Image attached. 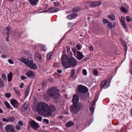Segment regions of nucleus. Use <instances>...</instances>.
I'll list each match as a JSON object with an SVG mask.
<instances>
[{
    "mask_svg": "<svg viewBox=\"0 0 132 132\" xmlns=\"http://www.w3.org/2000/svg\"><path fill=\"white\" fill-rule=\"evenodd\" d=\"M55 106L53 105L49 106L44 102L38 103L37 106V109L38 113L42 116L49 117L52 115V112L56 110Z\"/></svg>",
    "mask_w": 132,
    "mask_h": 132,
    "instance_id": "1",
    "label": "nucleus"
},
{
    "mask_svg": "<svg viewBox=\"0 0 132 132\" xmlns=\"http://www.w3.org/2000/svg\"><path fill=\"white\" fill-rule=\"evenodd\" d=\"M73 53L70 52L69 55L71 57L70 58L67 55H64L61 57V62L63 67L66 68L74 66V58L72 57Z\"/></svg>",
    "mask_w": 132,
    "mask_h": 132,
    "instance_id": "2",
    "label": "nucleus"
},
{
    "mask_svg": "<svg viewBox=\"0 0 132 132\" xmlns=\"http://www.w3.org/2000/svg\"><path fill=\"white\" fill-rule=\"evenodd\" d=\"M48 94L51 97L53 98H57L59 96L58 90L55 87L50 88L48 90Z\"/></svg>",
    "mask_w": 132,
    "mask_h": 132,
    "instance_id": "3",
    "label": "nucleus"
},
{
    "mask_svg": "<svg viewBox=\"0 0 132 132\" xmlns=\"http://www.w3.org/2000/svg\"><path fill=\"white\" fill-rule=\"evenodd\" d=\"M79 100V97L77 94H75V114L77 113L83 107L82 103H77Z\"/></svg>",
    "mask_w": 132,
    "mask_h": 132,
    "instance_id": "4",
    "label": "nucleus"
},
{
    "mask_svg": "<svg viewBox=\"0 0 132 132\" xmlns=\"http://www.w3.org/2000/svg\"><path fill=\"white\" fill-rule=\"evenodd\" d=\"M77 90L79 93H86L88 91V88L86 87L81 85H79L78 86Z\"/></svg>",
    "mask_w": 132,
    "mask_h": 132,
    "instance_id": "5",
    "label": "nucleus"
},
{
    "mask_svg": "<svg viewBox=\"0 0 132 132\" xmlns=\"http://www.w3.org/2000/svg\"><path fill=\"white\" fill-rule=\"evenodd\" d=\"M29 122L30 126L35 130H37L38 128L39 127L38 124L33 120L30 121Z\"/></svg>",
    "mask_w": 132,
    "mask_h": 132,
    "instance_id": "6",
    "label": "nucleus"
},
{
    "mask_svg": "<svg viewBox=\"0 0 132 132\" xmlns=\"http://www.w3.org/2000/svg\"><path fill=\"white\" fill-rule=\"evenodd\" d=\"M6 132H16V130L12 125H7L5 128Z\"/></svg>",
    "mask_w": 132,
    "mask_h": 132,
    "instance_id": "7",
    "label": "nucleus"
},
{
    "mask_svg": "<svg viewBox=\"0 0 132 132\" xmlns=\"http://www.w3.org/2000/svg\"><path fill=\"white\" fill-rule=\"evenodd\" d=\"M27 67H29V68L35 70L37 68V65L33 63L32 60H30L28 62V64L27 65Z\"/></svg>",
    "mask_w": 132,
    "mask_h": 132,
    "instance_id": "8",
    "label": "nucleus"
},
{
    "mask_svg": "<svg viewBox=\"0 0 132 132\" xmlns=\"http://www.w3.org/2000/svg\"><path fill=\"white\" fill-rule=\"evenodd\" d=\"M10 103L15 108H17L19 105V102L14 99H12L11 100Z\"/></svg>",
    "mask_w": 132,
    "mask_h": 132,
    "instance_id": "9",
    "label": "nucleus"
},
{
    "mask_svg": "<svg viewBox=\"0 0 132 132\" xmlns=\"http://www.w3.org/2000/svg\"><path fill=\"white\" fill-rule=\"evenodd\" d=\"M35 58L36 60L38 62H41L42 61V59L40 55L38 53H36L35 55Z\"/></svg>",
    "mask_w": 132,
    "mask_h": 132,
    "instance_id": "10",
    "label": "nucleus"
},
{
    "mask_svg": "<svg viewBox=\"0 0 132 132\" xmlns=\"http://www.w3.org/2000/svg\"><path fill=\"white\" fill-rule=\"evenodd\" d=\"M77 56L76 58L78 60H81L84 57L80 51H77Z\"/></svg>",
    "mask_w": 132,
    "mask_h": 132,
    "instance_id": "11",
    "label": "nucleus"
},
{
    "mask_svg": "<svg viewBox=\"0 0 132 132\" xmlns=\"http://www.w3.org/2000/svg\"><path fill=\"white\" fill-rule=\"evenodd\" d=\"M100 2H93L90 4L89 6L91 7H94L96 6H99L100 5Z\"/></svg>",
    "mask_w": 132,
    "mask_h": 132,
    "instance_id": "12",
    "label": "nucleus"
},
{
    "mask_svg": "<svg viewBox=\"0 0 132 132\" xmlns=\"http://www.w3.org/2000/svg\"><path fill=\"white\" fill-rule=\"evenodd\" d=\"M106 82L105 81H103L100 85V87L101 88H107L109 86V84L107 85Z\"/></svg>",
    "mask_w": 132,
    "mask_h": 132,
    "instance_id": "13",
    "label": "nucleus"
},
{
    "mask_svg": "<svg viewBox=\"0 0 132 132\" xmlns=\"http://www.w3.org/2000/svg\"><path fill=\"white\" fill-rule=\"evenodd\" d=\"M72 101L73 104L71 106L70 110L71 112L73 114L74 113V94L73 95V96Z\"/></svg>",
    "mask_w": 132,
    "mask_h": 132,
    "instance_id": "14",
    "label": "nucleus"
},
{
    "mask_svg": "<svg viewBox=\"0 0 132 132\" xmlns=\"http://www.w3.org/2000/svg\"><path fill=\"white\" fill-rule=\"evenodd\" d=\"M35 73L31 71L30 70L27 72L26 75L28 77H31L34 76Z\"/></svg>",
    "mask_w": 132,
    "mask_h": 132,
    "instance_id": "15",
    "label": "nucleus"
},
{
    "mask_svg": "<svg viewBox=\"0 0 132 132\" xmlns=\"http://www.w3.org/2000/svg\"><path fill=\"white\" fill-rule=\"evenodd\" d=\"M74 122L71 121H70L68 122L65 124V126L67 128H68L73 126Z\"/></svg>",
    "mask_w": 132,
    "mask_h": 132,
    "instance_id": "16",
    "label": "nucleus"
},
{
    "mask_svg": "<svg viewBox=\"0 0 132 132\" xmlns=\"http://www.w3.org/2000/svg\"><path fill=\"white\" fill-rule=\"evenodd\" d=\"M29 60V59L26 60V58L21 57L20 59V61L24 63L25 64L27 65L28 63V62L29 61L28 60Z\"/></svg>",
    "mask_w": 132,
    "mask_h": 132,
    "instance_id": "17",
    "label": "nucleus"
},
{
    "mask_svg": "<svg viewBox=\"0 0 132 132\" xmlns=\"http://www.w3.org/2000/svg\"><path fill=\"white\" fill-rule=\"evenodd\" d=\"M4 103L7 109L10 110H12L13 109L12 108L8 102L5 101L4 102Z\"/></svg>",
    "mask_w": 132,
    "mask_h": 132,
    "instance_id": "18",
    "label": "nucleus"
},
{
    "mask_svg": "<svg viewBox=\"0 0 132 132\" xmlns=\"http://www.w3.org/2000/svg\"><path fill=\"white\" fill-rule=\"evenodd\" d=\"M12 73L11 72L7 76V78L8 79V81H11L12 78Z\"/></svg>",
    "mask_w": 132,
    "mask_h": 132,
    "instance_id": "19",
    "label": "nucleus"
},
{
    "mask_svg": "<svg viewBox=\"0 0 132 132\" xmlns=\"http://www.w3.org/2000/svg\"><path fill=\"white\" fill-rule=\"evenodd\" d=\"M59 10V8L53 7L51 9L50 11L52 13L55 12H57Z\"/></svg>",
    "mask_w": 132,
    "mask_h": 132,
    "instance_id": "20",
    "label": "nucleus"
},
{
    "mask_svg": "<svg viewBox=\"0 0 132 132\" xmlns=\"http://www.w3.org/2000/svg\"><path fill=\"white\" fill-rule=\"evenodd\" d=\"M67 18L71 20L74 18V13H72L69 15Z\"/></svg>",
    "mask_w": 132,
    "mask_h": 132,
    "instance_id": "21",
    "label": "nucleus"
},
{
    "mask_svg": "<svg viewBox=\"0 0 132 132\" xmlns=\"http://www.w3.org/2000/svg\"><path fill=\"white\" fill-rule=\"evenodd\" d=\"M121 10L123 12L125 13H127L128 12L127 10H126L125 7H124L123 6H122L120 8Z\"/></svg>",
    "mask_w": 132,
    "mask_h": 132,
    "instance_id": "22",
    "label": "nucleus"
},
{
    "mask_svg": "<svg viewBox=\"0 0 132 132\" xmlns=\"http://www.w3.org/2000/svg\"><path fill=\"white\" fill-rule=\"evenodd\" d=\"M52 54V52H50L47 54L46 56V59L47 60H49L51 59Z\"/></svg>",
    "mask_w": 132,
    "mask_h": 132,
    "instance_id": "23",
    "label": "nucleus"
},
{
    "mask_svg": "<svg viewBox=\"0 0 132 132\" xmlns=\"http://www.w3.org/2000/svg\"><path fill=\"white\" fill-rule=\"evenodd\" d=\"M14 89L15 92L16 93L18 97H19L20 96V92L19 90H18L16 89L15 88H14Z\"/></svg>",
    "mask_w": 132,
    "mask_h": 132,
    "instance_id": "24",
    "label": "nucleus"
},
{
    "mask_svg": "<svg viewBox=\"0 0 132 132\" xmlns=\"http://www.w3.org/2000/svg\"><path fill=\"white\" fill-rule=\"evenodd\" d=\"M107 23V26L108 27L107 28H109L110 29H112L113 27L112 23L109 21Z\"/></svg>",
    "mask_w": 132,
    "mask_h": 132,
    "instance_id": "25",
    "label": "nucleus"
},
{
    "mask_svg": "<svg viewBox=\"0 0 132 132\" xmlns=\"http://www.w3.org/2000/svg\"><path fill=\"white\" fill-rule=\"evenodd\" d=\"M5 85L4 82L2 79H0V87H4Z\"/></svg>",
    "mask_w": 132,
    "mask_h": 132,
    "instance_id": "26",
    "label": "nucleus"
},
{
    "mask_svg": "<svg viewBox=\"0 0 132 132\" xmlns=\"http://www.w3.org/2000/svg\"><path fill=\"white\" fill-rule=\"evenodd\" d=\"M109 18H110L111 19L113 20H114L115 19V17L114 15L113 14H111L109 15L108 16Z\"/></svg>",
    "mask_w": 132,
    "mask_h": 132,
    "instance_id": "27",
    "label": "nucleus"
},
{
    "mask_svg": "<svg viewBox=\"0 0 132 132\" xmlns=\"http://www.w3.org/2000/svg\"><path fill=\"white\" fill-rule=\"evenodd\" d=\"M82 9L79 7H75V12H78L80 11Z\"/></svg>",
    "mask_w": 132,
    "mask_h": 132,
    "instance_id": "28",
    "label": "nucleus"
},
{
    "mask_svg": "<svg viewBox=\"0 0 132 132\" xmlns=\"http://www.w3.org/2000/svg\"><path fill=\"white\" fill-rule=\"evenodd\" d=\"M30 89V88L28 86L27 89L25 93V96L26 97L28 95Z\"/></svg>",
    "mask_w": 132,
    "mask_h": 132,
    "instance_id": "29",
    "label": "nucleus"
},
{
    "mask_svg": "<svg viewBox=\"0 0 132 132\" xmlns=\"http://www.w3.org/2000/svg\"><path fill=\"white\" fill-rule=\"evenodd\" d=\"M122 43L123 45L125 47V50H127V45H126V43L125 41H123L122 42Z\"/></svg>",
    "mask_w": 132,
    "mask_h": 132,
    "instance_id": "30",
    "label": "nucleus"
},
{
    "mask_svg": "<svg viewBox=\"0 0 132 132\" xmlns=\"http://www.w3.org/2000/svg\"><path fill=\"white\" fill-rule=\"evenodd\" d=\"M132 19V18H130L129 16H127L126 17V20L127 21L129 22Z\"/></svg>",
    "mask_w": 132,
    "mask_h": 132,
    "instance_id": "31",
    "label": "nucleus"
},
{
    "mask_svg": "<svg viewBox=\"0 0 132 132\" xmlns=\"http://www.w3.org/2000/svg\"><path fill=\"white\" fill-rule=\"evenodd\" d=\"M11 28V27L9 26L7 27L6 28V29L7 31V34L8 35V36H9V32L10 31V29Z\"/></svg>",
    "mask_w": 132,
    "mask_h": 132,
    "instance_id": "32",
    "label": "nucleus"
},
{
    "mask_svg": "<svg viewBox=\"0 0 132 132\" xmlns=\"http://www.w3.org/2000/svg\"><path fill=\"white\" fill-rule=\"evenodd\" d=\"M120 21L121 24L124 23L125 22V18H123L122 16H121V19H120Z\"/></svg>",
    "mask_w": 132,
    "mask_h": 132,
    "instance_id": "33",
    "label": "nucleus"
},
{
    "mask_svg": "<svg viewBox=\"0 0 132 132\" xmlns=\"http://www.w3.org/2000/svg\"><path fill=\"white\" fill-rule=\"evenodd\" d=\"M77 49L78 50H80L82 47V46L80 44H78L76 46Z\"/></svg>",
    "mask_w": 132,
    "mask_h": 132,
    "instance_id": "34",
    "label": "nucleus"
},
{
    "mask_svg": "<svg viewBox=\"0 0 132 132\" xmlns=\"http://www.w3.org/2000/svg\"><path fill=\"white\" fill-rule=\"evenodd\" d=\"M109 22L108 20L105 19H103L102 21L103 23L104 24L108 23Z\"/></svg>",
    "mask_w": 132,
    "mask_h": 132,
    "instance_id": "35",
    "label": "nucleus"
},
{
    "mask_svg": "<svg viewBox=\"0 0 132 132\" xmlns=\"http://www.w3.org/2000/svg\"><path fill=\"white\" fill-rule=\"evenodd\" d=\"M22 33V32H19L18 35H17L16 33H15V35L16 37H18L19 38L20 37V34Z\"/></svg>",
    "mask_w": 132,
    "mask_h": 132,
    "instance_id": "36",
    "label": "nucleus"
},
{
    "mask_svg": "<svg viewBox=\"0 0 132 132\" xmlns=\"http://www.w3.org/2000/svg\"><path fill=\"white\" fill-rule=\"evenodd\" d=\"M24 108H25L27 109V108L28 107V105L27 104V103L26 102H25L23 104V105L22 106Z\"/></svg>",
    "mask_w": 132,
    "mask_h": 132,
    "instance_id": "37",
    "label": "nucleus"
},
{
    "mask_svg": "<svg viewBox=\"0 0 132 132\" xmlns=\"http://www.w3.org/2000/svg\"><path fill=\"white\" fill-rule=\"evenodd\" d=\"M9 120V121H10V122H13L14 119V118L13 117H10L8 118Z\"/></svg>",
    "mask_w": 132,
    "mask_h": 132,
    "instance_id": "38",
    "label": "nucleus"
},
{
    "mask_svg": "<svg viewBox=\"0 0 132 132\" xmlns=\"http://www.w3.org/2000/svg\"><path fill=\"white\" fill-rule=\"evenodd\" d=\"M90 111L92 112V115L93 114L94 112V108L93 106L91 107L90 108Z\"/></svg>",
    "mask_w": 132,
    "mask_h": 132,
    "instance_id": "39",
    "label": "nucleus"
},
{
    "mask_svg": "<svg viewBox=\"0 0 132 132\" xmlns=\"http://www.w3.org/2000/svg\"><path fill=\"white\" fill-rule=\"evenodd\" d=\"M11 96L10 94V93H7L5 94V96L7 98H9Z\"/></svg>",
    "mask_w": 132,
    "mask_h": 132,
    "instance_id": "40",
    "label": "nucleus"
},
{
    "mask_svg": "<svg viewBox=\"0 0 132 132\" xmlns=\"http://www.w3.org/2000/svg\"><path fill=\"white\" fill-rule=\"evenodd\" d=\"M15 129L18 130H20L21 128V127L18 125H16L15 127Z\"/></svg>",
    "mask_w": 132,
    "mask_h": 132,
    "instance_id": "41",
    "label": "nucleus"
},
{
    "mask_svg": "<svg viewBox=\"0 0 132 132\" xmlns=\"http://www.w3.org/2000/svg\"><path fill=\"white\" fill-rule=\"evenodd\" d=\"M2 77L4 80L6 81V78L5 74H3L2 75Z\"/></svg>",
    "mask_w": 132,
    "mask_h": 132,
    "instance_id": "42",
    "label": "nucleus"
},
{
    "mask_svg": "<svg viewBox=\"0 0 132 132\" xmlns=\"http://www.w3.org/2000/svg\"><path fill=\"white\" fill-rule=\"evenodd\" d=\"M82 72L84 75H86L87 74V72L85 69H84L82 70Z\"/></svg>",
    "mask_w": 132,
    "mask_h": 132,
    "instance_id": "43",
    "label": "nucleus"
},
{
    "mask_svg": "<svg viewBox=\"0 0 132 132\" xmlns=\"http://www.w3.org/2000/svg\"><path fill=\"white\" fill-rule=\"evenodd\" d=\"M122 26L125 29H126L127 27V26L126 24V23H125V22L123 23H122L121 24Z\"/></svg>",
    "mask_w": 132,
    "mask_h": 132,
    "instance_id": "44",
    "label": "nucleus"
},
{
    "mask_svg": "<svg viewBox=\"0 0 132 132\" xmlns=\"http://www.w3.org/2000/svg\"><path fill=\"white\" fill-rule=\"evenodd\" d=\"M71 77H72L73 78V75H74V69H72V71H71Z\"/></svg>",
    "mask_w": 132,
    "mask_h": 132,
    "instance_id": "45",
    "label": "nucleus"
},
{
    "mask_svg": "<svg viewBox=\"0 0 132 132\" xmlns=\"http://www.w3.org/2000/svg\"><path fill=\"white\" fill-rule=\"evenodd\" d=\"M27 109L22 106L21 108V111L22 112H24Z\"/></svg>",
    "mask_w": 132,
    "mask_h": 132,
    "instance_id": "46",
    "label": "nucleus"
},
{
    "mask_svg": "<svg viewBox=\"0 0 132 132\" xmlns=\"http://www.w3.org/2000/svg\"><path fill=\"white\" fill-rule=\"evenodd\" d=\"M2 120L4 122H8L9 121V120L8 119H6L4 118H2Z\"/></svg>",
    "mask_w": 132,
    "mask_h": 132,
    "instance_id": "47",
    "label": "nucleus"
},
{
    "mask_svg": "<svg viewBox=\"0 0 132 132\" xmlns=\"http://www.w3.org/2000/svg\"><path fill=\"white\" fill-rule=\"evenodd\" d=\"M43 121L44 122L46 123L47 124H48L49 123V122L48 120L45 119H43Z\"/></svg>",
    "mask_w": 132,
    "mask_h": 132,
    "instance_id": "48",
    "label": "nucleus"
},
{
    "mask_svg": "<svg viewBox=\"0 0 132 132\" xmlns=\"http://www.w3.org/2000/svg\"><path fill=\"white\" fill-rule=\"evenodd\" d=\"M60 5V4L59 2L54 3V6H58Z\"/></svg>",
    "mask_w": 132,
    "mask_h": 132,
    "instance_id": "49",
    "label": "nucleus"
},
{
    "mask_svg": "<svg viewBox=\"0 0 132 132\" xmlns=\"http://www.w3.org/2000/svg\"><path fill=\"white\" fill-rule=\"evenodd\" d=\"M41 49L43 51H46V49L45 47L42 46H41Z\"/></svg>",
    "mask_w": 132,
    "mask_h": 132,
    "instance_id": "50",
    "label": "nucleus"
},
{
    "mask_svg": "<svg viewBox=\"0 0 132 132\" xmlns=\"http://www.w3.org/2000/svg\"><path fill=\"white\" fill-rule=\"evenodd\" d=\"M42 118L41 117L39 116L37 118V119L39 121H41L42 120Z\"/></svg>",
    "mask_w": 132,
    "mask_h": 132,
    "instance_id": "51",
    "label": "nucleus"
},
{
    "mask_svg": "<svg viewBox=\"0 0 132 132\" xmlns=\"http://www.w3.org/2000/svg\"><path fill=\"white\" fill-rule=\"evenodd\" d=\"M8 61L10 64H13L14 63V62L11 59H9L8 60Z\"/></svg>",
    "mask_w": 132,
    "mask_h": 132,
    "instance_id": "52",
    "label": "nucleus"
},
{
    "mask_svg": "<svg viewBox=\"0 0 132 132\" xmlns=\"http://www.w3.org/2000/svg\"><path fill=\"white\" fill-rule=\"evenodd\" d=\"M93 73L94 75H97L98 74V72L97 71L94 70L93 71Z\"/></svg>",
    "mask_w": 132,
    "mask_h": 132,
    "instance_id": "53",
    "label": "nucleus"
},
{
    "mask_svg": "<svg viewBox=\"0 0 132 132\" xmlns=\"http://www.w3.org/2000/svg\"><path fill=\"white\" fill-rule=\"evenodd\" d=\"M18 123L20 126H22L23 124L22 122L21 121H19L18 122Z\"/></svg>",
    "mask_w": 132,
    "mask_h": 132,
    "instance_id": "54",
    "label": "nucleus"
},
{
    "mask_svg": "<svg viewBox=\"0 0 132 132\" xmlns=\"http://www.w3.org/2000/svg\"><path fill=\"white\" fill-rule=\"evenodd\" d=\"M3 127V123L0 122V129H2Z\"/></svg>",
    "mask_w": 132,
    "mask_h": 132,
    "instance_id": "55",
    "label": "nucleus"
},
{
    "mask_svg": "<svg viewBox=\"0 0 132 132\" xmlns=\"http://www.w3.org/2000/svg\"><path fill=\"white\" fill-rule=\"evenodd\" d=\"M27 78V77H26L23 75L21 77V79L22 80H23L24 79H26Z\"/></svg>",
    "mask_w": 132,
    "mask_h": 132,
    "instance_id": "56",
    "label": "nucleus"
},
{
    "mask_svg": "<svg viewBox=\"0 0 132 132\" xmlns=\"http://www.w3.org/2000/svg\"><path fill=\"white\" fill-rule=\"evenodd\" d=\"M53 66L55 67H56L58 66V65L56 63H54Z\"/></svg>",
    "mask_w": 132,
    "mask_h": 132,
    "instance_id": "57",
    "label": "nucleus"
},
{
    "mask_svg": "<svg viewBox=\"0 0 132 132\" xmlns=\"http://www.w3.org/2000/svg\"><path fill=\"white\" fill-rule=\"evenodd\" d=\"M89 49L90 51H93V48L91 46H90L89 47Z\"/></svg>",
    "mask_w": 132,
    "mask_h": 132,
    "instance_id": "58",
    "label": "nucleus"
},
{
    "mask_svg": "<svg viewBox=\"0 0 132 132\" xmlns=\"http://www.w3.org/2000/svg\"><path fill=\"white\" fill-rule=\"evenodd\" d=\"M24 84L23 83H22L20 85V88H22L23 87Z\"/></svg>",
    "mask_w": 132,
    "mask_h": 132,
    "instance_id": "59",
    "label": "nucleus"
},
{
    "mask_svg": "<svg viewBox=\"0 0 132 132\" xmlns=\"http://www.w3.org/2000/svg\"><path fill=\"white\" fill-rule=\"evenodd\" d=\"M57 72L59 73H61L62 72V71L61 70H57Z\"/></svg>",
    "mask_w": 132,
    "mask_h": 132,
    "instance_id": "60",
    "label": "nucleus"
},
{
    "mask_svg": "<svg viewBox=\"0 0 132 132\" xmlns=\"http://www.w3.org/2000/svg\"><path fill=\"white\" fill-rule=\"evenodd\" d=\"M130 115L131 116H132V107L130 111Z\"/></svg>",
    "mask_w": 132,
    "mask_h": 132,
    "instance_id": "61",
    "label": "nucleus"
},
{
    "mask_svg": "<svg viewBox=\"0 0 132 132\" xmlns=\"http://www.w3.org/2000/svg\"><path fill=\"white\" fill-rule=\"evenodd\" d=\"M2 56L4 58H6V55H5L4 54L2 55Z\"/></svg>",
    "mask_w": 132,
    "mask_h": 132,
    "instance_id": "62",
    "label": "nucleus"
},
{
    "mask_svg": "<svg viewBox=\"0 0 132 132\" xmlns=\"http://www.w3.org/2000/svg\"><path fill=\"white\" fill-rule=\"evenodd\" d=\"M77 60L75 59V66L76 65V64H77Z\"/></svg>",
    "mask_w": 132,
    "mask_h": 132,
    "instance_id": "63",
    "label": "nucleus"
},
{
    "mask_svg": "<svg viewBox=\"0 0 132 132\" xmlns=\"http://www.w3.org/2000/svg\"><path fill=\"white\" fill-rule=\"evenodd\" d=\"M130 73L132 75V69H131L130 70Z\"/></svg>",
    "mask_w": 132,
    "mask_h": 132,
    "instance_id": "64",
    "label": "nucleus"
}]
</instances>
